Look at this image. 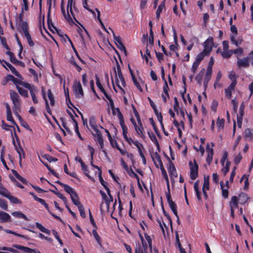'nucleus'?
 <instances>
[{
	"label": "nucleus",
	"instance_id": "obj_1",
	"mask_svg": "<svg viewBox=\"0 0 253 253\" xmlns=\"http://www.w3.org/2000/svg\"><path fill=\"white\" fill-rule=\"evenodd\" d=\"M10 98L14 104V112L19 110L20 108L21 102L19 95L14 90H10L9 92Z\"/></svg>",
	"mask_w": 253,
	"mask_h": 253
},
{
	"label": "nucleus",
	"instance_id": "obj_2",
	"mask_svg": "<svg viewBox=\"0 0 253 253\" xmlns=\"http://www.w3.org/2000/svg\"><path fill=\"white\" fill-rule=\"evenodd\" d=\"M73 88L76 97L80 98L84 97V91L80 81L75 80Z\"/></svg>",
	"mask_w": 253,
	"mask_h": 253
},
{
	"label": "nucleus",
	"instance_id": "obj_3",
	"mask_svg": "<svg viewBox=\"0 0 253 253\" xmlns=\"http://www.w3.org/2000/svg\"><path fill=\"white\" fill-rule=\"evenodd\" d=\"M189 165L190 169V178L192 180H195L198 177V165L195 159L194 160V164L190 161L189 162Z\"/></svg>",
	"mask_w": 253,
	"mask_h": 253
},
{
	"label": "nucleus",
	"instance_id": "obj_4",
	"mask_svg": "<svg viewBox=\"0 0 253 253\" xmlns=\"http://www.w3.org/2000/svg\"><path fill=\"white\" fill-rule=\"evenodd\" d=\"M116 110L118 112V117L120 121V124L122 128L123 134H127V128L125 124V121H124L123 115L122 114V113L121 112L119 108H117L116 109Z\"/></svg>",
	"mask_w": 253,
	"mask_h": 253
},
{
	"label": "nucleus",
	"instance_id": "obj_5",
	"mask_svg": "<svg viewBox=\"0 0 253 253\" xmlns=\"http://www.w3.org/2000/svg\"><path fill=\"white\" fill-rule=\"evenodd\" d=\"M245 107V105L243 102L240 106L239 109V115H237V125L239 127L241 128L242 127V121H243V117L244 114V109Z\"/></svg>",
	"mask_w": 253,
	"mask_h": 253
},
{
	"label": "nucleus",
	"instance_id": "obj_6",
	"mask_svg": "<svg viewBox=\"0 0 253 253\" xmlns=\"http://www.w3.org/2000/svg\"><path fill=\"white\" fill-rule=\"evenodd\" d=\"M13 248L18 249L22 251L23 252L26 253H41L39 251L36 249H32L29 247H24L19 245H13Z\"/></svg>",
	"mask_w": 253,
	"mask_h": 253
},
{
	"label": "nucleus",
	"instance_id": "obj_7",
	"mask_svg": "<svg viewBox=\"0 0 253 253\" xmlns=\"http://www.w3.org/2000/svg\"><path fill=\"white\" fill-rule=\"evenodd\" d=\"M213 43V39L212 38H209L206 41L204 42V49L203 50L204 52L210 54L212 48Z\"/></svg>",
	"mask_w": 253,
	"mask_h": 253
},
{
	"label": "nucleus",
	"instance_id": "obj_8",
	"mask_svg": "<svg viewBox=\"0 0 253 253\" xmlns=\"http://www.w3.org/2000/svg\"><path fill=\"white\" fill-rule=\"evenodd\" d=\"M140 237L142 246L139 245L138 247L135 249V253H146L148 249L147 244L142 236Z\"/></svg>",
	"mask_w": 253,
	"mask_h": 253
},
{
	"label": "nucleus",
	"instance_id": "obj_9",
	"mask_svg": "<svg viewBox=\"0 0 253 253\" xmlns=\"http://www.w3.org/2000/svg\"><path fill=\"white\" fill-rule=\"evenodd\" d=\"M17 30L23 35L26 36L30 34L29 32L28 24L27 22H23L21 25L16 28Z\"/></svg>",
	"mask_w": 253,
	"mask_h": 253
},
{
	"label": "nucleus",
	"instance_id": "obj_10",
	"mask_svg": "<svg viewBox=\"0 0 253 253\" xmlns=\"http://www.w3.org/2000/svg\"><path fill=\"white\" fill-rule=\"evenodd\" d=\"M249 57H246L243 59H238L237 64L238 68H240L242 67L247 68L250 66L249 63Z\"/></svg>",
	"mask_w": 253,
	"mask_h": 253
},
{
	"label": "nucleus",
	"instance_id": "obj_11",
	"mask_svg": "<svg viewBox=\"0 0 253 253\" xmlns=\"http://www.w3.org/2000/svg\"><path fill=\"white\" fill-rule=\"evenodd\" d=\"M114 39L118 48L120 49L121 50L124 51L125 55H126V47L122 43L120 38L119 37L116 36L115 34H114Z\"/></svg>",
	"mask_w": 253,
	"mask_h": 253
},
{
	"label": "nucleus",
	"instance_id": "obj_12",
	"mask_svg": "<svg viewBox=\"0 0 253 253\" xmlns=\"http://www.w3.org/2000/svg\"><path fill=\"white\" fill-rule=\"evenodd\" d=\"M206 149L208 153L206 161L208 164L210 165L212 160L213 150L212 148H210V144L209 143L207 144Z\"/></svg>",
	"mask_w": 253,
	"mask_h": 253
},
{
	"label": "nucleus",
	"instance_id": "obj_13",
	"mask_svg": "<svg viewBox=\"0 0 253 253\" xmlns=\"http://www.w3.org/2000/svg\"><path fill=\"white\" fill-rule=\"evenodd\" d=\"M152 158L153 159V161L154 162V164L157 168H159L158 165L157 164V162L160 165V168L163 167V163L161 161V157L159 155V154L157 152H155L153 156H152Z\"/></svg>",
	"mask_w": 253,
	"mask_h": 253
},
{
	"label": "nucleus",
	"instance_id": "obj_14",
	"mask_svg": "<svg viewBox=\"0 0 253 253\" xmlns=\"http://www.w3.org/2000/svg\"><path fill=\"white\" fill-rule=\"evenodd\" d=\"M0 220L2 222H7L11 221L9 214L1 211H0Z\"/></svg>",
	"mask_w": 253,
	"mask_h": 253
},
{
	"label": "nucleus",
	"instance_id": "obj_15",
	"mask_svg": "<svg viewBox=\"0 0 253 253\" xmlns=\"http://www.w3.org/2000/svg\"><path fill=\"white\" fill-rule=\"evenodd\" d=\"M236 85L235 82H232L228 87L225 89V96L227 98L229 99L231 98L232 91L234 90Z\"/></svg>",
	"mask_w": 253,
	"mask_h": 253
},
{
	"label": "nucleus",
	"instance_id": "obj_16",
	"mask_svg": "<svg viewBox=\"0 0 253 253\" xmlns=\"http://www.w3.org/2000/svg\"><path fill=\"white\" fill-rule=\"evenodd\" d=\"M166 195L168 202L171 211L177 209V206L176 204L171 200V197L170 192H166Z\"/></svg>",
	"mask_w": 253,
	"mask_h": 253
},
{
	"label": "nucleus",
	"instance_id": "obj_17",
	"mask_svg": "<svg viewBox=\"0 0 253 253\" xmlns=\"http://www.w3.org/2000/svg\"><path fill=\"white\" fill-rule=\"evenodd\" d=\"M95 78H96V83L97 87L99 88V89L100 90V91L104 94L105 96L106 97H108L109 96L105 90L104 89L103 87L102 86L100 82L99 79L97 75H95Z\"/></svg>",
	"mask_w": 253,
	"mask_h": 253
},
{
	"label": "nucleus",
	"instance_id": "obj_18",
	"mask_svg": "<svg viewBox=\"0 0 253 253\" xmlns=\"http://www.w3.org/2000/svg\"><path fill=\"white\" fill-rule=\"evenodd\" d=\"M168 171L170 174L173 175L174 177H177V175L175 168L171 161H169Z\"/></svg>",
	"mask_w": 253,
	"mask_h": 253
},
{
	"label": "nucleus",
	"instance_id": "obj_19",
	"mask_svg": "<svg viewBox=\"0 0 253 253\" xmlns=\"http://www.w3.org/2000/svg\"><path fill=\"white\" fill-rule=\"evenodd\" d=\"M10 61L13 64L16 65H19L22 67H25V64L21 61L18 60L15 57L14 54L13 53L12 55L9 56Z\"/></svg>",
	"mask_w": 253,
	"mask_h": 253
},
{
	"label": "nucleus",
	"instance_id": "obj_20",
	"mask_svg": "<svg viewBox=\"0 0 253 253\" xmlns=\"http://www.w3.org/2000/svg\"><path fill=\"white\" fill-rule=\"evenodd\" d=\"M4 196L8 198L13 204H21L20 201L17 198L11 195L9 191Z\"/></svg>",
	"mask_w": 253,
	"mask_h": 253
},
{
	"label": "nucleus",
	"instance_id": "obj_21",
	"mask_svg": "<svg viewBox=\"0 0 253 253\" xmlns=\"http://www.w3.org/2000/svg\"><path fill=\"white\" fill-rule=\"evenodd\" d=\"M70 197L73 204L75 205L78 206L82 204L79 201V198L77 195V193L76 192L73 194H71Z\"/></svg>",
	"mask_w": 253,
	"mask_h": 253
},
{
	"label": "nucleus",
	"instance_id": "obj_22",
	"mask_svg": "<svg viewBox=\"0 0 253 253\" xmlns=\"http://www.w3.org/2000/svg\"><path fill=\"white\" fill-rule=\"evenodd\" d=\"M16 151L17 153L19 154V164L21 165V161L22 158H25L26 157V154L24 151L23 148H17L16 147Z\"/></svg>",
	"mask_w": 253,
	"mask_h": 253
},
{
	"label": "nucleus",
	"instance_id": "obj_23",
	"mask_svg": "<svg viewBox=\"0 0 253 253\" xmlns=\"http://www.w3.org/2000/svg\"><path fill=\"white\" fill-rule=\"evenodd\" d=\"M23 12L22 11L21 13L19 15H17L16 16L15 20H16V27H19V26L21 25L23 23L24 21H23Z\"/></svg>",
	"mask_w": 253,
	"mask_h": 253
},
{
	"label": "nucleus",
	"instance_id": "obj_24",
	"mask_svg": "<svg viewBox=\"0 0 253 253\" xmlns=\"http://www.w3.org/2000/svg\"><path fill=\"white\" fill-rule=\"evenodd\" d=\"M61 6L62 13L63 15H64V17L65 18V19L68 21H71L72 18L69 14V9L68 10L67 9V14H66L65 10L63 6V0L61 1Z\"/></svg>",
	"mask_w": 253,
	"mask_h": 253
},
{
	"label": "nucleus",
	"instance_id": "obj_25",
	"mask_svg": "<svg viewBox=\"0 0 253 253\" xmlns=\"http://www.w3.org/2000/svg\"><path fill=\"white\" fill-rule=\"evenodd\" d=\"M134 128L137 134L138 135H139L141 138H144L145 137V135L143 132L144 128L142 126V124H141V126L139 125V126H138L137 125L136 126L134 127Z\"/></svg>",
	"mask_w": 253,
	"mask_h": 253
},
{
	"label": "nucleus",
	"instance_id": "obj_26",
	"mask_svg": "<svg viewBox=\"0 0 253 253\" xmlns=\"http://www.w3.org/2000/svg\"><path fill=\"white\" fill-rule=\"evenodd\" d=\"M205 73V69H202L195 77L196 80L200 85L202 84L203 77Z\"/></svg>",
	"mask_w": 253,
	"mask_h": 253
},
{
	"label": "nucleus",
	"instance_id": "obj_27",
	"mask_svg": "<svg viewBox=\"0 0 253 253\" xmlns=\"http://www.w3.org/2000/svg\"><path fill=\"white\" fill-rule=\"evenodd\" d=\"M230 207L232 208H237L238 207V198L236 196H233L230 203Z\"/></svg>",
	"mask_w": 253,
	"mask_h": 253
},
{
	"label": "nucleus",
	"instance_id": "obj_28",
	"mask_svg": "<svg viewBox=\"0 0 253 253\" xmlns=\"http://www.w3.org/2000/svg\"><path fill=\"white\" fill-rule=\"evenodd\" d=\"M0 230H3V227L1 226H0ZM3 230L7 233L12 234L16 236H18V237H22V238H23L25 239H27V237L25 235L19 234L16 232H15L14 231L10 230L3 229Z\"/></svg>",
	"mask_w": 253,
	"mask_h": 253
},
{
	"label": "nucleus",
	"instance_id": "obj_29",
	"mask_svg": "<svg viewBox=\"0 0 253 253\" xmlns=\"http://www.w3.org/2000/svg\"><path fill=\"white\" fill-rule=\"evenodd\" d=\"M36 227L42 232L46 233L48 235H50V231L49 230L44 227L41 223L39 222L36 223Z\"/></svg>",
	"mask_w": 253,
	"mask_h": 253
},
{
	"label": "nucleus",
	"instance_id": "obj_30",
	"mask_svg": "<svg viewBox=\"0 0 253 253\" xmlns=\"http://www.w3.org/2000/svg\"><path fill=\"white\" fill-rule=\"evenodd\" d=\"M12 172L14 175V176L19 179L21 182L24 184H27V181L26 179L22 177L14 169H12Z\"/></svg>",
	"mask_w": 253,
	"mask_h": 253
},
{
	"label": "nucleus",
	"instance_id": "obj_31",
	"mask_svg": "<svg viewBox=\"0 0 253 253\" xmlns=\"http://www.w3.org/2000/svg\"><path fill=\"white\" fill-rule=\"evenodd\" d=\"M11 214L12 215L16 217L19 218H23L26 220H29L25 214H24L20 211H14Z\"/></svg>",
	"mask_w": 253,
	"mask_h": 253
},
{
	"label": "nucleus",
	"instance_id": "obj_32",
	"mask_svg": "<svg viewBox=\"0 0 253 253\" xmlns=\"http://www.w3.org/2000/svg\"><path fill=\"white\" fill-rule=\"evenodd\" d=\"M37 92V90L36 87L30 91V94L32 98L33 101L35 104L38 103V100L36 96V93Z\"/></svg>",
	"mask_w": 253,
	"mask_h": 253
},
{
	"label": "nucleus",
	"instance_id": "obj_33",
	"mask_svg": "<svg viewBox=\"0 0 253 253\" xmlns=\"http://www.w3.org/2000/svg\"><path fill=\"white\" fill-rule=\"evenodd\" d=\"M16 88L19 92V93L22 95L24 97H27L29 96L28 91L26 89L16 85Z\"/></svg>",
	"mask_w": 253,
	"mask_h": 253
},
{
	"label": "nucleus",
	"instance_id": "obj_34",
	"mask_svg": "<svg viewBox=\"0 0 253 253\" xmlns=\"http://www.w3.org/2000/svg\"><path fill=\"white\" fill-rule=\"evenodd\" d=\"M209 54H207L206 52H204V51H203L202 52H201L200 53H199L197 57H196V59L195 60V61L200 63V62L202 61V60L204 59V57L205 56H208L209 55Z\"/></svg>",
	"mask_w": 253,
	"mask_h": 253
},
{
	"label": "nucleus",
	"instance_id": "obj_35",
	"mask_svg": "<svg viewBox=\"0 0 253 253\" xmlns=\"http://www.w3.org/2000/svg\"><path fill=\"white\" fill-rule=\"evenodd\" d=\"M63 187L64 188V190L68 193L71 196V194H73L75 192V191L70 186L67 184L63 185Z\"/></svg>",
	"mask_w": 253,
	"mask_h": 253
},
{
	"label": "nucleus",
	"instance_id": "obj_36",
	"mask_svg": "<svg viewBox=\"0 0 253 253\" xmlns=\"http://www.w3.org/2000/svg\"><path fill=\"white\" fill-rule=\"evenodd\" d=\"M47 95L50 101V104L51 106H53L55 104V100L53 94L52 93L51 90L49 89L47 90Z\"/></svg>",
	"mask_w": 253,
	"mask_h": 253
},
{
	"label": "nucleus",
	"instance_id": "obj_37",
	"mask_svg": "<svg viewBox=\"0 0 253 253\" xmlns=\"http://www.w3.org/2000/svg\"><path fill=\"white\" fill-rule=\"evenodd\" d=\"M221 189L222 190V194L224 198H227L228 196V191L227 189H224L223 182L220 181V182Z\"/></svg>",
	"mask_w": 253,
	"mask_h": 253
},
{
	"label": "nucleus",
	"instance_id": "obj_38",
	"mask_svg": "<svg viewBox=\"0 0 253 253\" xmlns=\"http://www.w3.org/2000/svg\"><path fill=\"white\" fill-rule=\"evenodd\" d=\"M7 81H12L13 83L15 84H20L21 81L18 79L15 78L14 76L11 75H9L7 76Z\"/></svg>",
	"mask_w": 253,
	"mask_h": 253
},
{
	"label": "nucleus",
	"instance_id": "obj_39",
	"mask_svg": "<svg viewBox=\"0 0 253 253\" xmlns=\"http://www.w3.org/2000/svg\"><path fill=\"white\" fill-rule=\"evenodd\" d=\"M232 53H233L232 50H224L222 52L221 54L223 58H228L232 55Z\"/></svg>",
	"mask_w": 253,
	"mask_h": 253
},
{
	"label": "nucleus",
	"instance_id": "obj_40",
	"mask_svg": "<svg viewBox=\"0 0 253 253\" xmlns=\"http://www.w3.org/2000/svg\"><path fill=\"white\" fill-rule=\"evenodd\" d=\"M0 208L5 211H7L8 206L6 200L0 199Z\"/></svg>",
	"mask_w": 253,
	"mask_h": 253
},
{
	"label": "nucleus",
	"instance_id": "obj_41",
	"mask_svg": "<svg viewBox=\"0 0 253 253\" xmlns=\"http://www.w3.org/2000/svg\"><path fill=\"white\" fill-rule=\"evenodd\" d=\"M106 98L109 101V103L111 106V108L112 110V114L113 115H115V108L114 106V103L113 99L111 98L110 96H109L108 97H106Z\"/></svg>",
	"mask_w": 253,
	"mask_h": 253
},
{
	"label": "nucleus",
	"instance_id": "obj_42",
	"mask_svg": "<svg viewBox=\"0 0 253 253\" xmlns=\"http://www.w3.org/2000/svg\"><path fill=\"white\" fill-rule=\"evenodd\" d=\"M113 144H114L113 147H116L123 155H126V154H127V151H126L125 150H123L122 149H121L120 148L116 140H114L113 141Z\"/></svg>",
	"mask_w": 253,
	"mask_h": 253
},
{
	"label": "nucleus",
	"instance_id": "obj_43",
	"mask_svg": "<svg viewBox=\"0 0 253 253\" xmlns=\"http://www.w3.org/2000/svg\"><path fill=\"white\" fill-rule=\"evenodd\" d=\"M96 229H97L94 228L92 230V234H93L94 238L97 241V242L98 243V244L101 245V238H100V236H99V235L97 233Z\"/></svg>",
	"mask_w": 253,
	"mask_h": 253
},
{
	"label": "nucleus",
	"instance_id": "obj_44",
	"mask_svg": "<svg viewBox=\"0 0 253 253\" xmlns=\"http://www.w3.org/2000/svg\"><path fill=\"white\" fill-rule=\"evenodd\" d=\"M244 136L245 138L252 139L253 137V135L249 128H247L244 131Z\"/></svg>",
	"mask_w": 253,
	"mask_h": 253
},
{
	"label": "nucleus",
	"instance_id": "obj_45",
	"mask_svg": "<svg viewBox=\"0 0 253 253\" xmlns=\"http://www.w3.org/2000/svg\"><path fill=\"white\" fill-rule=\"evenodd\" d=\"M50 12L48 11V13H47V25H48V27L49 29H51V26H52L56 30H57V29L56 28V27H54V26L52 24V20L51 19V18L50 17Z\"/></svg>",
	"mask_w": 253,
	"mask_h": 253
},
{
	"label": "nucleus",
	"instance_id": "obj_46",
	"mask_svg": "<svg viewBox=\"0 0 253 253\" xmlns=\"http://www.w3.org/2000/svg\"><path fill=\"white\" fill-rule=\"evenodd\" d=\"M19 84L22 85L24 87L28 89L29 91L36 87L34 85L32 86L30 84L28 83H25L22 82H21Z\"/></svg>",
	"mask_w": 253,
	"mask_h": 253
},
{
	"label": "nucleus",
	"instance_id": "obj_47",
	"mask_svg": "<svg viewBox=\"0 0 253 253\" xmlns=\"http://www.w3.org/2000/svg\"><path fill=\"white\" fill-rule=\"evenodd\" d=\"M77 207L80 211L81 216L83 218H85V213L84 211V206L82 204H81Z\"/></svg>",
	"mask_w": 253,
	"mask_h": 253
},
{
	"label": "nucleus",
	"instance_id": "obj_48",
	"mask_svg": "<svg viewBox=\"0 0 253 253\" xmlns=\"http://www.w3.org/2000/svg\"><path fill=\"white\" fill-rule=\"evenodd\" d=\"M230 162L229 161L226 162V166L222 169V171L224 175L229 171L230 168Z\"/></svg>",
	"mask_w": 253,
	"mask_h": 253
},
{
	"label": "nucleus",
	"instance_id": "obj_49",
	"mask_svg": "<svg viewBox=\"0 0 253 253\" xmlns=\"http://www.w3.org/2000/svg\"><path fill=\"white\" fill-rule=\"evenodd\" d=\"M82 169L84 171V174L87 176L88 177L90 178V176L89 175V171L88 169L87 166L85 165V164H82V165L81 166Z\"/></svg>",
	"mask_w": 253,
	"mask_h": 253
},
{
	"label": "nucleus",
	"instance_id": "obj_50",
	"mask_svg": "<svg viewBox=\"0 0 253 253\" xmlns=\"http://www.w3.org/2000/svg\"><path fill=\"white\" fill-rule=\"evenodd\" d=\"M174 104L173 105V109L174 111L176 112L177 114L179 113V102L178 101L177 98L175 97L174 98Z\"/></svg>",
	"mask_w": 253,
	"mask_h": 253
},
{
	"label": "nucleus",
	"instance_id": "obj_51",
	"mask_svg": "<svg viewBox=\"0 0 253 253\" xmlns=\"http://www.w3.org/2000/svg\"><path fill=\"white\" fill-rule=\"evenodd\" d=\"M15 136L16 137V141L17 142V144H16L15 140L13 139V144L14 146L15 149L16 150V147L17 148H22L21 145L20 143L19 139L18 138L17 135H16L15 132H14Z\"/></svg>",
	"mask_w": 253,
	"mask_h": 253
},
{
	"label": "nucleus",
	"instance_id": "obj_52",
	"mask_svg": "<svg viewBox=\"0 0 253 253\" xmlns=\"http://www.w3.org/2000/svg\"><path fill=\"white\" fill-rule=\"evenodd\" d=\"M209 176L204 177V182L203 186V189H206L207 190L209 189Z\"/></svg>",
	"mask_w": 253,
	"mask_h": 253
},
{
	"label": "nucleus",
	"instance_id": "obj_53",
	"mask_svg": "<svg viewBox=\"0 0 253 253\" xmlns=\"http://www.w3.org/2000/svg\"><path fill=\"white\" fill-rule=\"evenodd\" d=\"M118 77L122 83V85L124 87L126 86V84L125 80L123 76L121 71H119V72H118Z\"/></svg>",
	"mask_w": 253,
	"mask_h": 253
},
{
	"label": "nucleus",
	"instance_id": "obj_54",
	"mask_svg": "<svg viewBox=\"0 0 253 253\" xmlns=\"http://www.w3.org/2000/svg\"><path fill=\"white\" fill-rule=\"evenodd\" d=\"M133 112L134 114V115L136 118V120L137 121V122L138 123V125L139 126L141 125L142 122L141 121L140 117L139 116V113L136 110V109L135 108V107H133Z\"/></svg>",
	"mask_w": 253,
	"mask_h": 253
},
{
	"label": "nucleus",
	"instance_id": "obj_55",
	"mask_svg": "<svg viewBox=\"0 0 253 253\" xmlns=\"http://www.w3.org/2000/svg\"><path fill=\"white\" fill-rule=\"evenodd\" d=\"M229 78L232 81V82H235V84H237V76L234 72L232 71L230 73Z\"/></svg>",
	"mask_w": 253,
	"mask_h": 253
},
{
	"label": "nucleus",
	"instance_id": "obj_56",
	"mask_svg": "<svg viewBox=\"0 0 253 253\" xmlns=\"http://www.w3.org/2000/svg\"><path fill=\"white\" fill-rule=\"evenodd\" d=\"M0 40L1 42V44L3 45V46L7 49V50H10L9 47L8 46L7 43H6V39L4 37H2L0 36Z\"/></svg>",
	"mask_w": 253,
	"mask_h": 253
},
{
	"label": "nucleus",
	"instance_id": "obj_57",
	"mask_svg": "<svg viewBox=\"0 0 253 253\" xmlns=\"http://www.w3.org/2000/svg\"><path fill=\"white\" fill-rule=\"evenodd\" d=\"M43 158L46 159L49 162H56L58 160L57 158L53 157L51 156H50L49 155H45L43 156Z\"/></svg>",
	"mask_w": 253,
	"mask_h": 253
},
{
	"label": "nucleus",
	"instance_id": "obj_58",
	"mask_svg": "<svg viewBox=\"0 0 253 253\" xmlns=\"http://www.w3.org/2000/svg\"><path fill=\"white\" fill-rule=\"evenodd\" d=\"M148 99L149 101V103L150 104L151 106L153 108L154 112L155 114H158V110H157V108L155 104L154 103V102L150 99V98L148 97Z\"/></svg>",
	"mask_w": 253,
	"mask_h": 253
},
{
	"label": "nucleus",
	"instance_id": "obj_59",
	"mask_svg": "<svg viewBox=\"0 0 253 253\" xmlns=\"http://www.w3.org/2000/svg\"><path fill=\"white\" fill-rule=\"evenodd\" d=\"M242 159V156L241 154V153H239V154L235 157L234 159V163L237 165H238L240 162H241V160Z\"/></svg>",
	"mask_w": 253,
	"mask_h": 253
},
{
	"label": "nucleus",
	"instance_id": "obj_60",
	"mask_svg": "<svg viewBox=\"0 0 253 253\" xmlns=\"http://www.w3.org/2000/svg\"><path fill=\"white\" fill-rule=\"evenodd\" d=\"M25 38L27 39L28 42L30 46H33L34 45V43L32 41L30 34H28L27 35L25 36Z\"/></svg>",
	"mask_w": 253,
	"mask_h": 253
},
{
	"label": "nucleus",
	"instance_id": "obj_61",
	"mask_svg": "<svg viewBox=\"0 0 253 253\" xmlns=\"http://www.w3.org/2000/svg\"><path fill=\"white\" fill-rule=\"evenodd\" d=\"M169 89V88L168 83L167 82V81L165 80V85L163 87V91L165 93V94H166V95H167L168 97H169V93H168Z\"/></svg>",
	"mask_w": 253,
	"mask_h": 253
},
{
	"label": "nucleus",
	"instance_id": "obj_62",
	"mask_svg": "<svg viewBox=\"0 0 253 253\" xmlns=\"http://www.w3.org/2000/svg\"><path fill=\"white\" fill-rule=\"evenodd\" d=\"M216 125L219 128H223L224 125V120L218 118L216 122Z\"/></svg>",
	"mask_w": 253,
	"mask_h": 253
},
{
	"label": "nucleus",
	"instance_id": "obj_63",
	"mask_svg": "<svg viewBox=\"0 0 253 253\" xmlns=\"http://www.w3.org/2000/svg\"><path fill=\"white\" fill-rule=\"evenodd\" d=\"M89 124L93 129H95L97 128V126L95 124V121L94 117H91L89 119Z\"/></svg>",
	"mask_w": 253,
	"mask_h": 253
},
{
	"label": "nucleus",
	"instance_id": "obj_64",
	"mask_svg": "<svg viewBox=\"0 0 253 253\" xmlns=\"http://www.w3.org/2000/svg\"><path fill=\"white\" fill-rule=\"evenodd\" d=\"M8 191L4 187L2 186L1 184L0 183V194L2 196H4Z\"/></svg>",
	"mask_w": 253,
	"mask_h": 253
}]
</instances>
